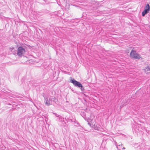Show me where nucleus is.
<instances>
[{
	"instance_id": "obj_14",
	"label": "nucleus",
	"mask_w": 150,
	"mask_h": 150,
	"mask_svg": "<svg viewBox=\"0 0 150 150\" xmlns=\"http://www.w3.org/2000/svg\"><path fill=\"white\" fill-rule=\"evenodd\" d=\"M53 114H54L57 117H58V116H59V115H57V114L54 113H53Z\"/></svg>"
},
{
	"instance_id": "obj_7",
	"label": "nucleus",
	"mask_w": 150,
	"mask_h": 150,
	"mask_svg": "<svg viewBox=\"0 0 150 150\" xmlns=\"http://www.w3.org/2000/svg\"><path fill=\"white\" fill-rule=\"evenodd\" d=\"M50 99L51 102L52 101H53L55 103H56L57 102V100L55 97H53L51 98Z\"/></svg>"
},
{
	"instance_id": "obj_10",
	"label": "nucleus",
	"mask_w": 150,
	"mask_h": 150,
	"mask_svg": "<svg viewBox=\"0 0 150 150\" xmlns=\"http://www.w3.org/2000/svg\"><path fill=\"white\" fill-rule=\"evenodd\" d=\"M71 121L72 122H76V120L75 119H73L71 120Z\"/></svg>"
},
{
	"instance_id": "obj_15",
	"label": "nucleus",
	"mask_w": 150,
	"mask_h": 150,
	"mask_svg": "<svg viewBox=\"0 0 150 150\" xmlns=\"http://www.w3.org/2000/svg\"><path fill=\"white\" fill-rule=\"evenodd\" d=\"M88 124L90 126H91V124L90 123L88 122Z\"/></svg>"
},
{
	"instance_id": "obj_2",
	"label": "nucleus",
	"mask_w": 150,
	"mask_h": 150,
	"mask_svg": "<svg viewBox=\"0 0 150 150\" xmlns=\"http://www.w3.org/2000/svg\"><path fill=\"white\" fill-rule=\"evenodd\" d=\"M25 52L24 49L22 47H19L18 48L17 54L19 56H21L24 54Z\"/></svg>"
},
{
	"instance_id": "obj_8",
	"label": "nucleus",
	"mask_w": 150,
	"mask_h": 150,
	"mask_svg": "<svg viewBox=\"0 0 150 150\" xmlns=\"http://www.w3.org/2000/svg\"><path fill=\"white\" fill-rule=\"evenodd\" d=\"M145 9L149 11L150 10V6L149 4H147L145 7Z\"/></svg>"
},
{
	"instance_id": "obj_17",
	"label": "nucleus",
	"mask_w": 150,
	"mask_h": 150,
	"mask_svg": "<svg viewBox=\"0 0 150 150\" xmlns=\"http://www.w3.org/2000/svg\"><path fill=\"white\" fill-rule=\"evenodd\" d=\"M125 147H123V148H122V149H125Z\"/></svg>"
},
{
	"instance_id": "obj_3",
	"label": "nucleus",
	"mask_w": 150,
	"mask_h": 150,
	"mask_svg": "<svg viewBox=\"0 0 150 150\" xmlns=\"http://www.w3.org/2000/svg\"><path fill=\"white\" fill-rule=\"evenodd\" d=\"M45 100L44 102L45 105L47 106H49L52 104V102L51 101V99L47 97H44Z\"/></svg>"
},
{
	"instance_id": "obj_6",
	"label": "nucleus",
	"mask_w": 150,
	"mask_h": 150,
	"mask_svg": "<svg viewBox=\"0 0 150 150\" xmlns=\"http://www.w3.org/2000/svg\"><path fill=\"white\" fill-rule=\"evenodd\" d=\"M149 11H148L144 9V11L142 12V16H144L147 13H148L149 12Z\"/></svg>"
},
{
	"instance_id": "obj_9",
	"label": "nucleus",
	"mask_w": 150,
	"mask_h": 150,
	"mask_svg": "<svg viewBox=\"0 0 150 150\" xmlns=\"http://www.w3.org/2000/svg\"><path fill=\"white\" fill-rule=\"evenodd\" d=\"M146 69H147V71H150V67L149 66H147L146 67Z\"/></svg>"
},
{
	"instance_id": "obj_11",
	"label": "nucleus",
	"mask_w": 150,
	"mask_h": 150,
	"mask_svg": "<svg viewBox=\"0 0 150 150\" xmlns=\"http://www.w3.org/2000/svg\"><path fill=\"white\" fill-rule=\"evenodd\" d=\"M115 145H116V147L118 149V146H120V144H119V145H117V143L116 142H115Z\"/></svg>"
},
{
	"instance_id": "obj_5",
	"label": "nucleus",
	"mask_w": 150,
	"mask_h": 150,
	"mask_svg": "<svg viewBox=\"0 0 150 150\" xmlns=\"http://www.w3.org/2000/svg\"><path fill=\"white\" fill-rule=\"evenodd\" d=\"M58 117H59V121L62 122L61 125L63 126H65V123L64 121V118L60 116H58Z\"/></svg>"
},
{
	"instance_id": "obj_4",
	"label": "nucleus",
	"mask_w": 150,
	"mask_h": 150,
	"mask_svg": "<svg viewBox=\"0 0 150 150\" xmlns=\"http://www.w3.org/2000/svg\"><path fill=\"white\" fill-rule=\"evenodd\" d=\"M71 82L76 86L79 87L82 86V84L79 82L76 81L74 79H71Z\"/></svg>"
},
{
	"instance_id": "obj_18",
	"label": "nucleus",
	"mask_w": 150,
	"mask_h": 150,
	"mask_svg": "<svg viewBox=\"0 0 150 150\" xmlns=\"http://www.w3.org/2000/svg\"><path fill=\"white\" fill-rule=\"evenodd\" d=\"M121 145L122 146V144H121Z\"/></svg>"
},
{
	"instance_id": "obj_12",
	"label": "nucleus",
	"mask_w": 150,
	"mask_h": 150,
	"mask_svg": "<svg viewBox=\"0 0 150 150\" xmlns=\"http://www.w3.org/2000/svg\"><path fill=\"white\" fill-rule=\"evenodd\" d=\"M81 87V89L82 91H83L84 89V88L82 86H82L80 87Z\"/></svg>"
},
{
	"instance_id": "obj_13",
	"label": "nucleus",
	"mask_w": 150,
	"mask_h": 150,
	"mask_svg": "<svg viewBox=\"0 0 150 150\" xmlns=\"http://www.w3.org/2000/svg\"><path fill=\"white\" fill-rule=\"evenodd\" d=\"M13 47H11L10 48V49L11 51L13 50Z\"/></svg>"
},
{
	"instance_id": "obj_1",
	"label": "nucleus",
	"mask_w": 150,
	"mask_h": 150,
	"mask_svg": "<svg viewBox=\"0 0 150 150\" xmlns=\"http://www.w3.org/2000/svg\"><path fill=\"white\" fill-rule=\"evenodd\" d=\"M130 57L135 59H139L141 58L140 54L136 52L135 50H132L130 54Z\"/></svg>"
},
{
	"instance_id": "obj_16",
	"label": "nucleus",
	"mask_w": 150,
	"mask_h": 150,
	"mask_svg": "<svg viewBox=\"0 0 150 150\" xmlns=\"http://www.w3.org/2000/svg\"><path fill=\"white\" fill-rule=\"evenodd\" d=\"M149 27V29L150 30V25Z\"/></svg>"
}]
</instances>
